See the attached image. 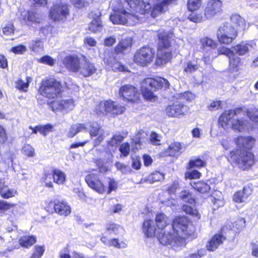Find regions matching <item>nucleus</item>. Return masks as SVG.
I'll use <instances>...</instances> for the list:
<instances>
[{
    "instance_id": "obj_41",
    "label": "nucleus",
    "mask_w": 258,
    "mask_h": 258,
    "mask_svg": "<svg viewBox=\"0 0 258 258\" xmlns=\"http://www.w3.org/2000/svg\"><path fill=\"white\" fill-rule=\"evenodd\" d=\"M106 231L110 234L117 235L122 230L121 226L114 223H108L106 225Z\"/></svg>"
},
{
    "instance_id": "obj_19",
    "label": "nucleus",
    "mask_w": 258,
    "mask_h": 258,
    "mask_svg": "<svg viewBox=\"0 0 258 258\" xmlns=\"http://www.w3.org/2000/svg\"><path fill=\"white\" fill-rule=\"evenodd\" d=\"M82 60L76 55H69L64 58L63 63L69 71L78 73Z\"/></svg>"
},
{
    "instance_id": "obj_2",
    "label": "nucleus",
    "mask_w": 258,
    "mask_h": 258,
    "mask_svg": "<svg viewBox=\"0 0 258 258\" xmlns=\"http://www.w3.org/2000/svg\"><path fill=\"white\" fill-rule=\"evenodd\" d=\"M219 123L224 129L230 127L238 132H244L253 127V123L247 119L245 111L241 108L223 113L219 117Z\"/></svg>"
},
{
    "instance_id": "obj_40",
    "label": "nucleus",
    "mask_w": 258,
    "mask_h": 258,
    "mask_svg": "<svg viewBox=\"0 0 258 258\" xmlns=\"http://www.w3.org/2000/svg\"><path fill=\"white\" fill-rule=\"evenodd\" d=\"M99 14H100L99 13ZM102 28V23L100 19V15H97L94 18L89 26V29L93 32L100 31Z\"/></svg>"
},
{
    "instance_id": "obj_33",
    "label": "nucleus",
    "mask_w": 258,
    "mask_h": 258,
    "mask_svg": "<svg viewBox=\"0 0 258 258\" xmlns=\"http://www.w3.org/2000/svg\"><path fill=\"white\" fill-rule=\"evenodd\" d=\"M190 184L195 190L202 194L208 192L211 189L209 185L203 181H191Z\"/></svg>"
},
{
    "instance_id": "obj_58",
    "label": "nucleus",
    "mask_w": 258,
    "mask_h": 258,
    "mask_svg": "<svg viewBox=\"0 0 258 258\" xmlns=\"http://www.w3.org/2000/svg\"><path fill=\"white\" fill-rule=\"evenodd\" d=\"M119 151L124 156H127L130 151V145L127 143L122 144L119 147Z\"/></svg>"
},
{
    "instance_id": "obj_1",
    "label": "nucleus",
    "mask_w": 258,
    "mask_h": 258,
    "mask_svg": "<svg viewBox=\"0 0 258 258\" xmlns=\"http://www.w3.org/2000/svg\"><path fill=\"white\" fill-rule=\"evenodd\" d=\"M118 6L110 15V20L114 24L134 25L139 22L137 13L145 14L150 8L148 3L144 0H118Z\"/></svg>"
},
{
    "instance_id": "obj_28",
    "label": "nucleus",
    "mask_w": 258,
    "mask_h": 258,
    "mask_svg": "<svg viewBox=\"0 0 258 258\" xmlns=\"http://www.w3.org/2000/svg\"><path fill=\"white\" fill-rule=\"evenodd\" d=\"M249 45L242 42L232 47L233 53H235V55H245L249 51Z\"/></svg>"
},
{
    "instance_id": "obj_42",
    "label": "nucleus",
    "mask_w": 258,
    "mask_h": 258,
    "mask_svg": "<svg viewBox=\"0 0 258 258\" xmlns=\"http://www.w3.org/2000/svg\"><path fill=\"white\" fill-rule=\"evenodd\" d=\"M164 178V174L156 171L155 172L151 173L149 175L147 178L146 180H145L146 181L149 182L150 183H152L156 181H161L163 180Z\"/></svg>"
},
{
    "instance_id": "obj_29",
    "label": "nucleus",
    "mask_w": 258,
    "mask_h": 258,
    "mask_svg": "<svg viewBox=\"0 0 258 258\" xmlns=\"http://www.w3.org/2000/svg\"><path fill=\"white\" fill-rule=\"evenodd\" d=\"M229 68L232 72H238L242 66L241 58L233 53L229 58Z\"/></svg>"
},
{
    "instance_id": "obj_59",
    "label": "nucleus",
    "mask_w": 258,
    "mask_h": 258,
    "mask_svg": "<svg viewBox=\"0 0 258 258\" xmlns=\"http://www.w3.org/2000/svg\"><path fill=\"white\" fill-rule=\"evenodd\" d=\"M15 85L16 88L19 89V90H22L23 91H27V89L28 87V83H25L22 80H19L15 82Z\"/></svg>"
},
{
    "instance_id": "obj_52",
    "label": "nucleus",
    "mask_w": 258,
    "mask_h": 258,
    "mask_svg": "<svg viewBox=\"0 0 258 258\" xmlns=\"http://www.w3.org/2000/svg\"><path fill=\"white\" fill-rule=\"evenodd\" d=\"M108 245L112 246L117 248H125L126 246V245L125 243H119L118 239L116 238H113L109 240Z\"/></svg>"
},
{
    "instance_id": "obj_20",
    "label": "nucleus",
    "mask_w": 258,
    "mask_h": 258,
    "mask_svg": "<svg viewBox=\"0 0 258 258\" xmlns=\"http://www.w3.org/2000/svg\"><path fill=\"white\" fill-rule=\"evenodd\" d=\"M49 106L53 111L57 110H65L68 111L72 110L74 107V101L72 99L54 100L51 102Z\"/></svg>"
},
{
    "instance_id": "obj_53",
    "label": "nucleus",
    "mask_w": 258,
    "mask_h": 258,
    "mask_svg": "<svg viewBox=\"0 0 258 258\" xmlns=\"http://www.w3.org/2000/svg\"><path fill=\"white\" fill-rule=\"evenodd\" d=\"M123 138L124 137L120 134L114 135L108 142V144L111 146L116 145L122 141Z\"/></svg>"
},
{
    "instance_id": "obj_6",
    "label": "nucleus",
    "mask_w": 258,
    "mask_h": 258,
    "mask_svg": "<svg viewBox=\"0 0 258 258\" xmlns=\"http://www.w3.org/2000/svg\"><path fill=\"white\" fill-rule=\"evenodd\" d=\"M157 238L162 245H170L173 248L183 247L185 245L184 238L176 235L172 229H170L169 231L162 230L158 233Z\"/></svg>"
},
{
    "instance_id": "obj_22",
    "label": "nucleus",
    "mask_w": 258,
    "mask_h": 258,
    "mask_svg": "<svg viewBox=\"0 0 258 258\" xmlns=\"http://www.w3.org/2000/svg\"><path fill=\"white\" fill-rule=\"evenodd\" d=\"M225 239V237L222 234H215L207 244V250L211 251L215 250L220 244L223 243Z\"/></svg>"
},
{
    "instance_id": "obj_51",
    "label": "nucleus",
    "mask_w": 258,
    "mask_h": 258,
    "mask_svg": "<svg viewBox=\"0 0 258 258\" xmlns=\"http://www.w3.org/2000/svg\"><path fill=\"white\" fill-rule=\"evenodd\" d=\"M38 61L40 63L52 66L55 63V60L49 55H45L41 57Z\"/></svg>"
},
{
    "instance_id": "obj_30",
    "label": "nucleus",
    "mask_w": 258,
    "mask_h": 258,
    "mask_svg": "<svg viewBox=\"0 0 258 258\" xmlns=\"http://www.w3.org/2000/svg\"><path fill=\"white\" fill-rule=\"evenodd\" d=\"M132 44V39L131 37H127L122 39L119 42L118 44L115 48V51L117 53H123L131 47Z\"/></svg>"
},
{
    "instance_id": "obj_3",
    "label": "nucleus",
    "mask_w": 258,
    "mask_h": 258,
    "mask_svg": "<svg viewBox=\"0 0 258 258\" xmlns=\"http://www.w3.org/2000/svg\"><path fill=\"white\" fill-rule=\"evenodd\" d=\"M172 36V33L164 31L159 34L156 64H164L170 60L171 57V51L169 49V47L171 46L170 40Z\"/></svg>"
},
{
    "instance_id": "obj_36",
    "label": "nucleus",
    "mask_w": 258,
    "mask_h": 258,
    "mask_svg": "<svg viewBox=\"0 0 258 258\" xmlns=\"http://www.w3.org/2000/svg\"><path fill=\"white\" fill-rule=\"evenodd\" d=\"M147 135L144 132H139L135 137L133 142L135 145V148H141V146L147 141Z\"/></svg>"
},
{
    "instance_id": "obj_26",
    "label": "nucleus",
    "mask_w": 258,
    "mask_h": 258,
    "mask_svg": "<svg viewBox=\"0 0 258 258\" xmlns=\"http://www.w3.org/2000/svg\"><path fill=\"white\" fill-rule=\"evenodd\" d=\"M230 22L232 26L237 30H244L246 26L243 18L238 14H233L230 17Z\"/></svg>"
},
{
    "instance_id": "obj_32",
    "label": "nucleus",
    "mask_w": 258,
    "mask_h": 258,
    "mask_svg": "<svg viewBox=\"0 0 258 258\" xmlns=\"http://www.w3.org/2000/svg\"><path fill=\"white\" fill-rule=\"evenodd\" d=\"M86 126L88 127V131L91 137H96L103 133L101 126L96 122H89L86 123Z\"/></svg>"
},
{
    "instance_id": "obj_25",
    "label": "nucleus",
    "mask_w": 258,
    "mask_h": 258,
    "mask_svg": "<svg viewBox=\"0 0 258 258\" xmlns=\"http://www.w3.org/2000/svg\"><path fill=\"white\" fill-rule=\"evenodd\" d=\"M185 150V148L179 142L171 143L166 151L170 156H176L180 155Z\"/></svg>"
},
{
    "instance_id": "obj_63",
    "label": "nucleus",
    "mask_w": 258,
    "mask_h": 258,
    "mask_svg": "<svg viewBox=\"0 0 258 258\" xmlns=\"http://www.w3.org/2000/svg\"><path fill=\"white\" fill-rule=\"evenodd\" d=\"M161 140L160 136L156 133H152L150 136V142L152 144L158 145Z\"/></svg>"
},
{
    "instance_id": "obj_49",
    "label": "nucleus",
    "mask_w": 258,
    "mask_h": 258,
    "mask_svg": "<svg viewBox=\"0 0 258 258\" xmlns=\"http://www.w3.org/2000/svg\"><path fill=\"white\" fill-rule=\"evenodd\" d=\"M52 128V126L49 124L45 125L36 126V128L38 132L43 136L47 135L51 131Z\"/></svg>"
},
{
    "instance_id": "obj_56",
    "label": "nucleus",
    "mask_w": 258,
    "mask_h": 258,
    "mask_svg": "<svg viewBox=\"0 0 258 258\" xmlns=\"http://www.w3.org/2000/svg\"><path fill=\"white\" fill-rule=\"evenodd\" d=\"M3 33L7 36H11L14 34V27L13 24L9 23L3 29Z\"/></svg>"
},
{
    "instance_id": "obj_27",
    "label": "nucleus",
    "mask_w": 258,
    "mask_h": 258,
    "mask_svg": "<svg viewBox=\"0 0 258 258\" xmlns=\"http://www.w3.org/2000/svg\"><path fill=\"white\" fill-rule=\"evenodd\" d=\"M252 190L249 187H244L242 191L236 192L234 196L233 200L237 203L244 202L248 197L251 194Z\"/></svg>"
},
{
    "instance_id": "obj_37",
    "label": "nucleus",
    "mask_w": 258,
    "mask_h": 258,
    "mask_svg": "<svg viewBox=\"0 0 258 258\" xmlns=\"http://www.w3.org/2000/svg\"><path fill=\"white\" fill-rule=\"evenodd\" d=\"M199 67L200 65L197 60L188 61L184 64L183 71L187 74H191L195 72L199 68Z\"/></svg>"
},
{
    "instance_id": "obj_15",
    "label": "nucleus",
    "mask_w": 258,
    "mask_h": 258,
    "mask_svg": "<svg viewBox=\"0 0 258 258\" xmlns=\"http://www.w3.org/2000/svg\"><path fill=\"white\" fill-rule=\"evenodd\" d=\"M97 71L95 64L85 57L82 58L78 74L84 77H89L94 74Z\"/></svg>"
},
{
    "instance_id": "obj_50",
    "label": "nucleus",
    "mask_w": 258,
    "mask_h": 258,
    "mask_svg": "<svg viewBox=\"0 0 258 258\" xmlns=\"http://www.w3.org/2000/svg\"><path fill=\"white\" fill-rule=\"evenodd\" d=\"M246 116L249 118V120L252 123L253 122H258V110H255L252 111H245Z\"/></svg>"
},
{
    "instance_id": "obj_39",
    "label": "nucleus",
    "mask_w": 258,
    "mask_h": 258,
    "mask_svg": "<svg viewBox=\"0 0 258 258\" xmlns=\"http://www.w3.org/2000/svg\"><path fill=\"white\" fill-rule=\"evenodd\" d=\"M155 221L157 227L162 230L168 224V218L163 213H159L156 215Z\"/></svg>"
},
{
    "instance_id": "obj_9",
    "label": "nucleus",
    "mask_w": 258,
    "mask_h": 258,
    "mask_svg": "<svg viewBox=\"0 0 258 258\" xmlns=\"http://www.w3.org/2000/svg\"><path fill=\"white\" fill-rule=\"evenodd\" d=\"M125 110L124 107L111 100L101 102L96 107L97 114L110 113L112 115L121 114Z\"/></svg>"
},
{
    "instance_id": "obj_4",
    "label": "nucleus",
    "mask_w": 258,
    "mask_h": 258,
    "mask_svg": "<svg viewBox=\"0 0 258 258\" xmlns=\"http://www.w3.org/2000/svg\"><path fill=\"white\" fill-rule=\"evenodd\" d=\"M170 84L168 81L164 78L158 77L156 79L147 78L141 83V91L143 95L146 99L151 100L156 96L154 92L159 89L164 87L168 88Z\"/></svg>"
},
{
    "instance_id": "obj_55",
    "label": "nucleus",
    "mask_w": 258,
    "mask_h": 258,
    "mask_svg": "<svg viewBox=\"0 0 258 258\" xmlns=\"http://www.w3.org/2000/svg\"><path fill=\"white\" fill-rule=\"evenodd\" d=\"M44 251V249L43 246L36 245L35 247V251L30 258H40Z\"/></svg>"
},
{
    "instance_id": "obj_8",
    "label": "nucleus",
    "mask_w": 258,
    "mask_h": 258,
    "mask_svg": "<svg viewBox=\"0 0 258 258\" xmlns=\"http://www.w3.org/2000/svg\"><path fill=\"white\" fill-rule=\"evenodd\" d=\"M217 35L221 43L228 44L236 38L237 31L231 23L226 22L219 27Z\"/></svg>"
},
{
    "instance_id": "obj_62",
    "label": "nucleus",
    "mask_w": 258,
    "mask_h": 258,
    "mask_svg": "<svg viewBox=\"0 0 258 258\" xmlns=\"http://www.w3.org/2000/svg\"><path fill=\"white\" fill-rule=\"evenodd\" d=\"M117 183L114 179H109L108 182V189L107 194H109L112 191H114L117 189Z\"/></svg>"
},
{
    "instance_id": "obj_35",
    "label": "nucleus",
    "mask_w": 258,
    "mask_h": 258,
    "mask_svg": "<svg viewBox=\"0 0 258 258\" xmlns=\"http://www.w3.org/2000/svg\"><path fill=\"white\" fill-rule=\"evenodd\" d=\"M200 42L204 51H210V53H211V51L215 49L216 47L215 42L208 37L202 38Z\"/></svg>"
},
{
    "instance_id": "obj_14",
    "label": "nucleus",
    "mask_w": 258,
    "mask_h": 258,
    "mask_svg": "<svg viewBox=\"0 0 258 258\" xmlns=\"http://www.w3.org/2000/svg\"><path fill=\"white\" fill-rule=\"evenodd\" d=\"M103 61L108 68H110L114 72H125L127 68L116 58L115 54L112 52L106 53L103 58Z\"/></svg>"
},
{
    "instance_id": "obj_54",
    "label": "nucleus",
    "mask_w": 258,
    "mask_h": 258,
    "mask_svg": "<svg viewBox=\"0 0 258 258\" xmlns=\"http://www.w3.org/2000/svg\"><path fill=\"white\" fill-rule=\"evenodd\" d=\"M22 152L24 154L29 157H32L34 155V149L30 145H25L22 148Z\"/></svg>"
},
{
    "instance_id": "obj_61",
    "label": "nucleus",
    "mask_w": 258,
    "mask_h": 258,
    "mask_svg": "<svg viewBox=\"0 0 258 258\" xmlns=\"http://www.w3.org/2000/svg\"><path fill=\"white\" fill-rule=\"evenodd\" d=\"M201 174L197 170H194L190 172L186 173L185 177L189 179H196L200 177Z\"/></svg>"
},
{
    "instance_id": "obj_48",
    "label": "nucleus",
    "mask_w": 258,
    "mask_h": 258,
    "mask_svg": "<svg viewBox=\"0 0 258 258\" xmlns=\"http://www.w3.org/2000/svg\"><path fill=\"white\" fill-rule=\"evenodd\" d=\"M201 5V0H188V9L190 11H194L199 9Z\"/></svg>"
},
{
    "instance_id": "obj_11",
    "label": "nucleus",
    "mask_w": 258,
    "mask_h": 258,
    "mask_svg": "<svg viewBox=\"0 0 258 258\" xmlns=\"http://www.w3.org/2000/svg\"><path fill=\"white\" fill-rule=\"evenodd\" d=\"M154 53L152 48L143 47L138 50L134 55V60L138 64L146 66L153 60Z\"/></svg>"
},
{
    "instance_id": "obj_17",
    "label": "nucleus",
    "mask_w": 258,
    "mask_h": 258,
    "mask_svg": "<svg viewBox=\"0 0 258 258\" xmlns=\"http://www.w3.org/2000/svg\"><path fill=\"white\" fill-rule=\"evenodd\" d=\"M119 95L124 99L128 101H133L138 99L139 93L138 89L133 86L125 85L120 88Z\"/></svg>"
},
{
    "instance_id": "obj_23",
    "label": "nucleus",
    "mask_w": 258,
    "mask_h": 258,
    "mask_svg": "<svg viewBox=\"0 0 258 258\" xmlns=\"http://www.w3.org/2000/svg\"><path fill=\"white\" fill-rule=\"evenodd\" d=\"M255 140L251 137H238L236 140V143L239 148L250 149L254 144Z\"/></svg>"
},
{
    "instance_id": "obj_10",
    "label": "nucleus",
    "mask_w": 258,
    "mask_h": 258,
    "mask_svg": "<svg viewBox=\"0 0 258 258\" xmlns=\"http://www.w3.org/2000/svg\"><path fill=\"white\" fill-rule=\"evenodd\" d=\"M189 226V222L185 217H178L173 221L171 229L176 235L184 238V237L190 235L192 233Z\"/></svg>"
},
{
    "instance_id": "obj_45",
    "label": "nucleus",
    "mask_w": 258,
    "mask_h": 258,
    "mask_svg": "<svg viewBox=\"0 0 258 258\" xmlns=\"http://www.w3.org/2000/svg\"><path fill=\"white\" fill-rule=\"evenodd\" d=\"M188 19L195 23H200L204 21L207 18L205 16L204 17L201 14H198L196 12H191L188 16Z\"/></svg>"
},
{
    "instance_id": "obj_5",
    "label": "nucleus",
    "mask_w": 258,
    "mask_h": 258,
    "mask_svg": "<svg viewBox=\"0 0 258 258\" xmlns=\"http://www.w3.org/2000/svg\"><path fill=\"white\" fill-rule=\"evenodd\" d=\"M62 86L60 83L53 79H46L41 82L38 93L48 99L57 98L60 95Z\"/></svg>"
},
{
    "instance_id": "obj_34",
    "label": "nucleus",
    "mask_w": 258,
    "mask_h": 258,
    "mask_svg": "<svg viewBox=\"0 0 258 258\" xmlns=\"http://www.w3.org/2000/svg\"><path fill=\"white\" fill-rule=\"evenodd\" d=\"M53 181L58 184H63L66 181V174L60 170L54 169L52 171Z\"/></svg>"
},
{
    "instance_id": "obj_16",
    "label": "nucleus",
    "mask_w": 258,
    "mask_h": 258,
    "mask_svg": "<svg viewBox=\"0 0 258 258\" xmlns=\"http://www.w3.org/2000/svg\"><path fill=\"white\" fill-rule=\"evenodd\" d=\"M222 3L220 0H210L205 9V15L207 19H210L219 13L222 10Z\"/></svg>"
},
{
    "instance_id": "obj_31",
    "label": "nucleus",
    "mask_w": 258,
    "mask_h": 258,
    "mask_svg": "<svg viewBox=\"0 0 258 258\" xmlns=\"http://www.w3.org/2000/svg\"><path fill=\"white\" fill-rule=\"evenodd\" d=\"M88 132V127L86 125L82 123H77L73 124L70 131L67 133V136L69 138H73L76 134L81 132Z\"/></svg>"
},
{
    "instance_id": "obj_18",
    "label": "nucleus",
    "mask_w": 258,
    "mask_h": 258,
    "mask_svg": "<svg viewBox=\"0 0 258 258\" xmlns=\"http://www.w3.org/2000/svg\"><path fill=\"white\" fill-rule=\"evenodd\" d=\"M188 109L187 106L178 102H176L166 107V113L169 116L178 117L179 115H183L187 111Z\"/></svg>"
},
{
    "instance_id": "obj_38",
    "label": "nucleus",
    "mask_w": 258,
    "mask_h": 258,
    "mask_svg": "<svg viewBox=\"0 0 258 258\" xmlns=\"http://www.w3.org/2000/svg\"><path fill=\"white\" fill-rule=\"evenodd\" d=\"M36 241L34 236H25L22 237L19 240L20 245L24 247L28 248L34 244Z\"/></svg>"
},
{
    "instance_id": "obj_47",
    "label": "nucleus",
    "mask_w": 258,
    "mask_h": 258,
    "mask_svg": "<svg viewBox=\"0 0 258 258\" xmlns=\"http://www.w3.org/2000/svg\"><path fill=\"white\" fill-rule=\"evenodd\" d=\"M218 55L223 54L227 56L228 58L233 54L232 47L231 48H228L225 46H220L217 49Z\"/></svg>"
},
{
    "instance_id": "obj_64",
    "label": "nucleus",
    "mask_w": 258,
    "mask_h": 258,
    "mask_svg": "<svg viewBox=\"0 0 258 258\" xmlns=\"http://www.w3.org/2000/svg\"><path fill=\"white\" fill-rule=\"evenodd\" d=\"M73 258H106L105 256H97L95 255L93 257H86L83 253H78L76 251H74L73 253Z\"/></svg>"
},
{
    "instance_id": "obj_13",
    "label": "nucleus",
    "mask_w": 258,
    "mask_h": 258,
    "mask_svg": "<svg viewBox=\"0 0 258 258\" xmlns=\"http://www.w3.org/2000/svg\"><path fill=\"white\" fill-rule=\"evenodd\" d=\"M85 181L90 188L100 194H103L106 189L97 174L92 173L88 174L85 177Z\"/></svg>"
},
{
    "instance_id": "obj_44",
    "label": "nucleus",
    "mask_w": 258,
    "mask_h": 258,
    "mask_svg": "<svg viewBox=\"0 0 258 258\" xmlns=\"http://www.w3.org/2000/svg\"><path fill=\"white\" fill-rule=\"evenodd\" d=\"M17 194V191L16 189L10 188L8 186L5 187L4 189L3 188V190L0 194L1 197L4 199H9L13 197Z\"/></svg>"
},
{
    "instance_id": "obj_24",
    "label": "nucleus",
    "mask_w": 258,
    "mask_h": 258,
    "mask_svg": "<svg viewBox=\"0 0 258 258\" xmlns=\"http://www.w3.org/2000/svg\"><path fill=\"white\" fill-rule=\"evenodd\" d=\"M143 231L147 237H152L155 235L156 226L152 220H146L143 224Z\"/></svg>"
},
{
    "instance_id": "obj_7",
    "label": "nucleus",
    "mask_w": 258,
    "mask_h": 258,
    "mask_svg": "<svg viewBox=\"0 0 258 258\" xmlns=\"http://www.w3.org/2000/svg\"><path fill=\"white\" fill-rule=\"evenodd\" d=\"M230 155L231 160L243 170L247 169L254 163V155L250 152L240 150L237 154L232 152Z\"/></svg>"
},
{
    "instance_id": "obj_12",
    "label": "nucleus",
    "mask_w": 258,
    "mask_h": 258,
    "mask_svg": "<svg viewBox=\"0 0 258 258\" xmlns=\"http://www.w3.org/2000/svg\"><path fill=\"white\" fill-rule=\"evenodd\" d=\"M69 14L68 6L65 4L53 5L49 12V16L54 21H63Z\"/></svg>"
},
{
    "instance_id": "obj_57",
    "label": "nucleus",
    "mask_w": 258,
    "mask_h": 258,
    "mask_svg": "<svg viewBox=\"0 0 258 258\" xmlns=\"http://www.w3.org/2000/svg\"><path fill=\"white\" fill-rule=\"evenodd\" d=\"M72 4L76 8L82 9L87 7L89 3L85 0H71Z\"/></svg>"
},
{
    "instance_id": "obj_46",
    "label": "nucleus",
    "mask_w": 258,
    "mask_h": 258,
    "mask_svg": "<svg viewBox=\"0 0 258 258\" xmlns=\"http://www.w3.org/2000/svg\"><path fill=\"white\" fill-rule=\"evenodd\" d=\"M206 163L200 158H195L189 161L188 165L189 168L201 167L205 166Z\"/></svg>"
},
{
    "instance_id": "obj_43",
    "label": "nucleus",
    "mask_w": 258,
    "mask_h": 258,
    "mask_svg": "<svg viewBox=\"0 0 258 258\" xmlns=\"http://www.w3.org/2000/svg\"><path fill=\"white\" fill-rule=\"evenodd\" d=\"M180 197L183 201L191 205H193L195 203V199L188 190L182 191L180 194Z\"/></svg>"
},
{
    "instance_id": "obj_21",
    "label": "nucleus",
    "mask_w": 258,
    "mask_h": 258,
    "mask_svg": "<svg viewBox=\"0 0 258 258\" xmlns=\"http://www.w3.org/2000/svg\"><path fill=\"white\" fill-rule=\"evenodd\" d=\"M53 208L55 212L60 216H67L71 212L70 206L64 201H55Z\"/></svg>"
},
{
    "instance_id": "obj_60",
    "label": "nucleus",
    "mask_w": 258,
    "mask_h": 258,
    "mask_svg": "<svg viewBox=\"0 0 258 258\" xmlns=\"http://www.w3.org/2000/svg\"><path fill=\"white\" fill-rule=\"evenodd\" d=\"M26 50V47L23 45H19L11 48V51L16 54H23Z\"/></svg>"
}]
</instances>
